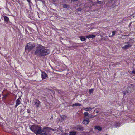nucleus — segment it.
Returning <instances> with one entry per match:
<instances>
[{"label":"nucleus","instance_id":"35","mask_svg":"<svg viewBox=\"0 0 135 135\" xmlns=\"http://www.w3.org/2000/svg\"><path fill=\"white\" fill-rule=\"evenodd\" d=\"M7 91L6 90H4L3 91V92H4V91Z\"/></svg>","mask_w":135,"mask_h":135},{"label":"nucleus","instance_id":"34","mask_svg":"<svg viewBox=\"0 0 135 135\" xmlns=\"http://www.w3.org/2000/svg\"><path fill=\"white\" fill-rule=\"evenodd\" d=\"M132 73L133 74H135V70L132 71Z\"/></svg>","mask_w":135,"mask_h":135},{"label":"nucleus","instance_id":"23","mask_svg":"<svg viewBox=\"0 0 135 135\" xmlns=\"http://www.w3.org/2000/svg\"><path fill=\"white\" fill-rule=\"evenodd\" d=\"M120 125V123L119 122H117L115 124V127H119Z\"/></svg>","mask_w":135,"mask_h":135},{"label":"nucleus","instance_id":"20","mask_svg":"<svg viewBox=\"0 0 135 135\" xmlns=\"http://www.w3.org/2000/svg\"><path fill=\"white\" fill-rule=\"evenodd\" d=\"M77 134L76 132H70L69 135H76Z\"/></svg>","mask_w":135,"mask_h":135},{"label":"nucleus","instance_id":"18","mask_svg":"<svg viewBox=\"0 0 135 135\" xmlns=\"http://www.w3.org/2000/svg\"><path fill=\"white\" fill-rule=\"evenodd\" d=\"M9 94V93H7L6 94L3 95L2 94V95L3 96V97H2V99H6V98L7 97L8 95Z\"/></svg>","mask_w":135,"mask_h":135},{"label":"nucleus","instance_id":"19","mask_svg":"<svg viewBox=\"0 0 135 135\" xmlns=\"http://www.w3.org/2000/svg\"><path fill=\"white\" fill-rule=\"evenodd\" d=\"M80 38V40H81L82 41H84L86 40V39L85 38V37L84 36H81Z\"/></svg>","mask_w":135,"mask_h":135},{"label":"nucleus","instance_id":"31","mask_svg":"<svg viewBox=\"0 0 135 135\" xmlns=\"http://www.w3.org/2000/svg\"><path fill=\"white\" fill-rule=\"evenodd\" d=\"M30 110H31L30 109H28L27 110V112L28 113H30Z\"/></svg>","mask_w":135,"mask_h":135},{"label":"nucleus","instance_id":"21","mask_svg":"<svg viewBox=\"0 0 135 135\" xmlns=\"http://www.w3.org/2000/svg\"><path fill=\"white\" fill-rule=\"evenodd\" d=\"M102 1L97 0V2H96V4H99V6L101 5L102 4Z\"/></svg>","mask_w":135,"mask_h":135},{"label":"nucleus","instance_id":"28","mask_svg":"<svg viewBox=\"0 0 135 135\" xmlns=\"http://www.w3.org/2000/svg\"><path fill=\"white\" fill-rule=\"evenodd\" d=\"M84 115L85 116H88L89 115L88 113L87 112H85L84 113Z\"/></svg>","mask_w":135,"mask_h":135},{"label":"nucleus","instance_id":"1","mask_svg":"<svg viewBox=\"0 0 135 135\" xmlns=\"http://www.w3.org/2000/svg\"><path fill=\"white\" fill-rule=\"evenodd\" d=\"M50 53L49 49L46 48L45 46L39 44L36 47L34 54L40 57H42L48 55Z\"/></svg>","mask_w":135,"mask_h":135},{"label":"nucleus","instance_id":"5","mask_svg":"<svg viewBox=\"0 0 135 135\" xmlns=\"http://www.w3.org/2000/svg\"><path fill=\"white\" fill-rule=\"evenodd\" d=\"M126 44L124 46L122 47V48L125 49H127L130 47L132 46L133 44L132 42H125Z\"/></svg>","mask_w":135,"mask_h":135},{"label":"nucleus","instance_id":"29","mask_svg":"<svg viewBox=\"0 0 135 135\" xmlns=\"http://www.w3.org/2000/svg\"><path fill=\"white\" fill-rule=\"evenodd\" d=\"M82 10L81 8L79 7L77 9V10L79 11H81Z\"/></svg>","mask_w":135,"mask_h":135},{"label":"nucleus","instance_id":"12","mask_svg":"<svg viewBox=\"0 0 135 135\" xmlns=\"http://www.w3.org/2000/svg\"><path fill=\"white\" fill-rule=\"evenodd\" d=\"M4 18V19L5 22L7 23H8L9 21V17L6 16H3Z\"/></svg>","mask_w":135,"mask_h":135},{"label":"nucleus","instance_id":"37","mask_svg":"<svg viewBox=\"0 0 135 135\" xmlns=\"http://www.w3.org/2000/svg\"><path fill=\"white\" fill-rule=\"evenodd\" d=\"M68 47V48H70V47Z\"/></svg>","mask_w":135,"mask_h":135},{"label":"nucleus","instance_id":"13","mask_svg":"<svg viewBox=\"0 0 135 135\" xmlns=\"http://www.w3.org/2000/svg\"><path fill=\"white\" fill-rule=\"evenodd\" d=\"M94 108V107L92 108L90 107H88L86 108H84V109L85 111H89L91 110L92 109H93Z\"/></svg>","mask_w":135,"mask_h":135},{"label":"nucleus","instance_id":"3","mask_svg":"<svg viewBox=\"0 0 135 135\" xmlns=\"http://www.w3.org/2000/svg\"><path fill=\"white\" fill-rule=\"evenodd\" d=\"M30 128L32 131L36 134H41L43 131L41 129V128L40 126L38 125H33L31 126L30 127Z\"/></svg>","mask_w":135,"mask_h":135},{"label":"nucleus","instance_id":"2","mask_svg":"<svg viewBox=\"0 0 135 135\" xmlns=\"http://www.w3.org/2000/svg\"><path fill=\"white\" fill-rule=\"evenodd\" d=\"M30 128L32 131L36 134H41L43 131L41 129V128L40 126L38 125H33L31 126L30 127Z\"/></svg>","mask_w":135,"mask_h":135},{"label":"nucleus","instance_id":"32","mask_svg":"<svg viewBox=\"0 0 135 135\" xmlns=\"http://www.w3.org/2000/svg\"><path fill=\"white\" fill-rule=\"evenodd\" d=\"M128 92H129L128 90L126 92V91H124L123 93H124V95H125L127 93H128Z\"/></svg>","mask_w":135,"mask_h":135},{"label":"nucleus","instance_id":"33","mask_svg":"<svg viewBox=\"0 0 135 135\" xmlns=\"http://www.w3.org/2000/svg\"><path fill=\"white\" fill-rule=\"evenodd\" d=\"M78 0H71V1L73 3H74L75 1H78Z\"/></svg>","mask_w":135,"mask_h":135},{"label":"nucleus","instance_id":"30","mask_svg":"<svg viewBox=\"0 0 135 135\" xmlns=\"http://www.w3.org/2000/svg\"><path fill=\"white\" fill-rule=\"evenodd\" d=\"M28 2L29 4H30L31 3H32V2L31 1V0H26Z\"/></svg>","mask_w":135,"mask_h":135},{"label":"nucleus","instance_id":"38","mask_svg":"<svg viewBox=\"0 0 135 135\" xmlns=\"http://www.w3.org/2000/svg\"><path fill=\"white\" fill-rule=\"evenodd\" d=\"M65 134V135H67V134L66 133V134Z\"/></svg>","mask_w":135,"mask_h":135},{"label":"nucleus","instance_id":"25","mask_svg":"<svg viewBox=\"0 0 135 135\" xmlns=\"http://www.w3.org/2000/svg\"><path fill=\"white\" fill-rule=\"evenodd\" d=\"M116 33V31H113L112 32V36H109L112 37V36H114V35Z\"/></svg>","mask_w":135,"mask_h":135},{"label":"nucleus","instance_id":"27","mask_svg":"<svg viewBox=\"0 0 135 135\" xmlns=\"http://www.w3.org/2000/svg\"><path fill=\"white\" fill-rule=\"evenodd\" d=\"M94 91V89H91L89 90V92L90 94H91V93H93Z\"/></svg>","mask_w":135,"mask_h":135},{"label":"nucleus","instance_id":"17","mask_svg":"<svg viewBox=\"0 0 135 135\" xmlns=\"http://www.w3.org/2000/svg\"><path fill=\"white\" fill-rule=\"evenodd\" d=\"M43 135H51L50 132L48 131H46L43 133Z\"/></svg>","mask_w":135,"mask_h":135},{"label":"nucleus","instance_id":"36","mask_svg":"<svg viewBox=\"0 0 135 135\" xmlns=\"http://www.w3.org/2000/svg\"><path fill=\"white\" fill-rule=\"evenodd\" d=\"M131 23H132V22H131L130 23V24H129V25H131Z\"/></svg>","mask_w":135,"mask_h":135},{"label":"nucleus","instance_id":"9","mask_svg":"<svg viewBox=\"0 0 135 135\" xmlns=\"http://www.w3.org/2000/svg\"><path fill=\"white\" fill-rule=\"evenodd\" d=\"M34 103L35 104L36 106L37 107H38L40 105V102L37 99H35L34 101Z\"/></svg>","mask_w":135,"mask_h":135},{"label":"nucleus","instance_id":"4","mask_svg":"<svg viewBox=\"0 0 135 135\" xmlns=\"http://www.w3.org/2000/svg\"><path fill=\"white\" fill-rule=\"evenodd\" d=\"M35 46L36 45L35 43L29 42L26 44L25 49L26 50H28V52H29L31 50L33 49Z\"/></svg>","mask_w":135,"mask_h":135},{"label":"nucleus","instance_id":"22","mask_svg":"<svg viewBox=\"0 0 135 135\" xmlns=\"http://www.w3.org/2000/svg\"><path fill=\"white\" fill-rule=\"evenodd\" d=\"M88 118H93L94 116L93 115L91 114H89L88 115Z\"/></svg>","mask_w":135,"mask_h":135},{"label":"nucleus","instance_id":"15","mask_svg":"<svg viewBox=\"0 0 135 135\" xmlns=\"http://www.w3.org/2000/svg\"><path fill=\"white\" fill-rule=\"evenodd\" d=\"M95 129H97L99 131H100L102 130V128L99 126H95Z\"/></svg>","mask_w":135,"mask_h":135},{"label":"nucleus","instance_id":"14","mask_svg":"<svg viewBox=\"0 0 135 135\" xmlns=\"http://www.w3.org/2000/svg\"><path fill=\"white\" fill-rule=\"evenodd\" d=\"M96 36V35H89L86 36L85 37L87 38H95Z\"/></svg>","mask_w":135,"mask_h":135},{"label":"nucleus","instance_id":"24","mask_svg":"<svg viewBox=\"0 0 135 135\" xmlns=\"http://www.w3.org/2000/svg\"><path fill=\"white\" fill-rule=\"evenodd\" d=\"M50 129V130H52V131H53V129H52V128H50L49 127H44L43 128V130H45V129Z\"/></svg>","mask_w":135,"mask_h":135},{"label":"nucleus","instance_id":"26","mask_svg":"<svg viewBox=\"0 0 135 135\" xmlns=\"http://www.w3.org/2000/svg\"><path fill=\"white\" fill-rule=\"evenodd\" d=\"M63 7L64 8H67L69 7V6L68 5H67L66 4H64L63 5Z\"/></svg>","mask_w":135,"mask_h":135},{"label":"nucleus","instance_id":"16","mask_svg":"<svg viewBox=\"0 0 135 135\" xmlns=\"http://www.w3.org/2000/svg\"><path fill=\"white\" fill-rule=\"evenodd\" d=\"M81 105V104L80 103H76L74 104H73L72 105V107H74V106H80Z\"/></svg>","mask_w":135,"mask_h":135},{"label":"nucleus","instance_id":"6","mask_svg":"<svg viewBox=\"0 0 135 135\" xmlns=\"http://www.w3.org/2000/svg\"><path fill=\"white\" fill-rule=\"evenodd\" d=\"M75 129L78 131H83L84 129V128L81 125H77L75 127Z\"/></svg>","mask_w":135,"mask_h":135},{"label":"nucleus","instance_id":"8","mask_svg":"<svg viewBox=\"0 0 135 135\" xmlns=\"http://www.w3.org/2000/svg\"><path fill=\"white\" fill-rule=\"evenodd\" d=\"M89 122V120L88 118H86L84 119L82 123L83 124L86 125L88 124Z\"/></svg>","mask_w":135,"mask_h":135},{"label":"nucleus","instance_id":"7","mask_svg":"<svg viewBox=\"0 0 135 135\" xmlns=\"http://www.w3.org/2000/svg\"><path fill=\"white\" fill-rule=\"evenodd\" d=\"M20 100H21V97H20L16 101V105L15 107V108H16L17 106L21 104V101H20Z\"/></svg>","mask_w":135,"mask_h":135},{"label":"nucleus","instance_id":"10","mask_svg":"<svg viewBox=\"0 0 135 135\" xmlns=\"http://www.w3.org/2000/svg\"><path fill=\"white\" fill-rule=\"evenodd\" d=\"M47 76V74L44 71L42 72L41 77L42 79H46Z\"/></svg>","mask_w":135,"mask_h":135},{"label":"nucleus","instance_id":"11","mask_svg":"<svg viewBox=\"0 0 135 135\" xmlns=\"http://www.w3.org/2000/svg\"><path fill=\"white\" fill-rule=\"evenodd\" d=\"M88 3L89 6L91 7L96 5V2H93L91 0H89Z\"/></svg>","mask_w":135,"mask_h":135}]
</instances>
